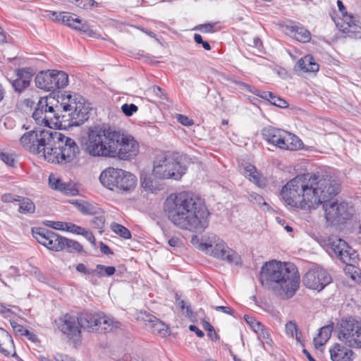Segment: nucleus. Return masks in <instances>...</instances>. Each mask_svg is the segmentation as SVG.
I'll return each mask as SVG.
<instances>
[{"mask_svg": "<svg viewBox=\"0 0 361 361\" xmlns=\"http://www.w3.org/2000/svg\"><path fill=\"white\" fill-rule=\"evenodd\" d=\"M334 323L330 324L322 327L319 329L317 337L314 338V345L317 349L323 346L331 338V333L334 330Z\"/></svg>", "mask_w": 361, "mask_h": 361, "instance_id": "nucleus-25", "label": "nucleus"}, {"mask_svg": "<svg viewBox=\"0 0 361 361\" xmlns=\"http://www.w3.org/2000/svg\"><path fill=\"white\" fill-rule=\"evenodd\" d=\"M337 5H338V10L341 12V13L342 14V16L343 14L348 13L347 11H346L345 7L344 6V5H343V2L341 1L338 0L337 1Z\"/></svg>", "mask_w": 361, "mask_h": 361, "instance_id": "nucleus-62", "label": "nucleus"}, {"mask_svg": "<svg viewBox=\"0 0 361 361\" xmlns=\"http://www.w3.org/2000/svg\"><path fill=\"white\" fill-rule=\"evenodd\" d=\"M176 300L183 311L185 310V314L186 317H190L192 316V311L190 305H187L186 302L183 300H181L180 297L177 294L176 295Z\"/></svg>", "mask_w": 361, "mask_h": 361, "instance_id": "nucleus-43", "label": "nucleus"}, {"mask_svg": "<svg viewBox=\"0 0 361 361\" xmlns=\"http://www.w3.org/2000/svg\"><path fill=\"white\" fill-rule=\"evenodd\" d=\"M0 156H1V160L6 163L7 165L8 166H13L14 164H15V160L12 157L11 155L10 154H7L6 153H4V152H1L0 154Z\"/></svg>", "mask_w": 361, "mask_h": 361, "instance_id": "nucleus-53", "label": "nucleus"}, {"mask_svg": "<svg viewBox=\"0 0 361 361\" xmlns=\"http://www.w3.org/2000/svg\"><path fill=\"white\" fill-rule=\"evenodd\" d=\"M35 82L37 88L46 92H54L67 86L68 76L63 71L48 70L39 72L35 77Z\"/></svg>", "mask_w": 361, "mask_h": 361, "instance_id": "nucleus-9", "label": "nucleus"}, {"mask_svg": "<svg viewBox=\"0 0 361 361\" xmlns=\"http://www.w3.org/2000/svg\"><path fill=\"white\" fill-rule=\"evenodd\" d=\"M189 329L190 331H193V332H195V334H197V336L200 338H202L204 336V333L202 331H201L200 329H199L195 325H190L189 326Z\"/></svg>", "mask_w": 361, "mask_h": 361, "instance_id": "nucleus-60", "label": "nucleus"}, {"mask_svg": "<svg viewBox=\"0 0 361 361\" xmlns=\"http://www.w3.org/2000/svg\"><path fill=\"white\" fill-rule=\"evenodd\" d=\"M361 329V321L350 317L342 319L338 332V338L345 345L353 348V342L357 338L358 332Z\"/></svg>", "mask_w": 361, "mask_h": 361, "instance_id": "nucleus-15", "label": "nucleus"}, {"mask_svg": "<svg viewBox=\"0 0 361 361\" xmlns=\"http://www.w3.org/2000/svg\"><path fill=\"white\" fill-rule=\"evenodd\" d=\"M343 20L347 27H345L343 32L348 34L349 37L355 38L361 37V27L357 25V21L355 18L348 13L343 14Z\"/></svg>", "mask_w": 361, "mask_h": 361, "instance_id": "nucleus-22", "label": "nucleus"}, {"mask_svg": "<svg viewBox=\"0 0 361 361\" xmlns=\"http://www.w3.org/2000/svg\"><path fill=\"white\" fill-rule=\"evenodd\" d=\"M94 275L101 278L104 276H111L116 272V268L114 266H104L103 264H97L94 269Z\"/></svg>", "mask_w": 361, "mask_h": 361, "instance_id": "nucleus-34", "label": "nucleus"}, {"mask_svg": "<svg viewBox=\"0 0 361 361\" xmlns=\"http://www.w3.org/2000/svg\"><path fill=\"white\" fill-rule=\"evenodd\" d=\"M177 119L180 123L185 126H190L193 124V121L185 116L178 114Z\"/></svg>", "mask_w": 361, "mask_h": 361, "instance_id": "nucleus-54", "label": "nucleus"}, {"mask_svg": "<svg viewBox=\"0 0 361 361\" xmlns=\"http://www.w3.org/2000/svg\"><path fill=\"white\" fill-rule=\"evenodd\" d=\"M164 211L176 227L202 233L209 224L210 213L197 196L183 192L170 195L165 200Z\"/></svg>", "mask_w": 361, "mask_h": 361, "instance_id": "nucleus-4", "label": "nucleus"}, {"mask_svg": "<svg viewBox=\"0 0 361 361\" xmlns=\"http://www.w3.org/2000/svg\"><path fill=\"white\" fill-rule=\"evenodd\" d=\"M244 319L255 332L258 331L263 326L259 322L257 321L252 317L245 314L244 316Z\"/></svg>", "mask_w": 361, "mask_h": 361, "instance_id": "nucleus-47", "label": "nucleus"}, {"mask_svg": "<svg viewBox=\"0 0 361 361\" xmlns=\"http://www.w3.org/2000/svg\"><path fill=\"white\" fill-rule=\"evenodd\" d=\"M61 192L66 195H76L78 193V189L75 185L71 182L66 183L65 185L61 188Z\"/></svg>", "mask_w": 361, "mask_h": 361, "instance_id": "nucleus-41", "label": "nucleus"}, {"mask_svg": "<svg viewBox=\"0 0 361 361\" xmlns=\"http://www.w3.org/2000/svg\"><path fill=\"white\" fill-rule=\"evenodd\" d=\"M111 228L115 233L119 235L121 237L125 239H130L131 238L130 231L127 228L121 224L117 223H112L111 225Z\"/></svg>", "mask_w": 361, "mask_h": 361, "instance_id": "nucleus-35", "label": "nucleus"}, {"mask_svg": "<svg viewBox=\"0 0 361 361\" xmlns=\"http://www.w3.org/2000/svg\"><path fill=\"white\" fill-rule=\"evenodd\" d=\"M328 245L340 260L348 265L357 262L358 255L345 240L337 237H329Z\"/></svg>", "mask_w": 361, "mask_h": 361, "instance_id": "nucleus-12", "label": "nucleus"}, {"mask_svg": "<svg viewBox=\"0 0 361 361\" xmlns=\"http://www.w3.org/2000/svg\"><path fill=\"white\" fill-rule=\"evenodd\" d=\"M200 248L210 255L238 265L241 264L240 256L233 250L228 247L226 244L216 235H209L205 242L200 243Z\"/></svg>", "mask_w": 361, "mask_h": 361, "instance_id": "nucleus-8", "label": "nucleus"}, {"mask_svg": "<svg viewBox=\"0 0 361 361\" xmlns=\"http://www.w3.org/2000/svg\"><path fill=\"white\" fill-rule=\"evenodd\" d=\"M302 281L307 288L320 291L331 282V277L325 269L317 267L304 275Z\"/></svg>", "mask_w": 361, "mask_h": 361, "instance_id": "nucleus-13", "label": "nucleus"}, {"mask_svg": "<svg viewBox=\"0 0 361 361\" xmlns=\"http://www.w3.org/2000/svg\"><path fill=\"white\" fill-rule=\"evenodd\" d=\"M329 351L332 361H353L354 353L344 345L336 343Z\"/></svg>", "mask_w": 361, "mask_h": 361, "instance_id": "nucleus-21", "label": "nucleus"}, {"mask_svg": "<svg viewBox=\"0 0 361 361\" xmlns=\"http://www.w3.org/2000/svg\"><path fill=\"white\" fill-rule=\"evenodd\" d=\"M74 29L76 30H79L85 34H86L89 37H94L97 35L96 32H94L89 25V24L85 21L82 23V21L80 19V24L78 23L75 25Z\"/></svg>", "mask_w": 361, "mask_h": 361, "instance_id": "nucleus-36", "label": "nucleus"}, {"mask_svg": "<svg viewBox=\"0 0 361 361\" xmlns=\"http://www.w3.org/2000/svg\"><path fill=\"white\" fill-rule=\"evenodd\" d=\"M339 190V184L330 175L317 172L291 179L283 186L281 196L286 204L302 209H315L322 204L326 221L338 225L351 217L348 203L334 199Z\"/></svg>", "mask_w": 361, "mask_h": 361, "instance_id": "nucleus-1", "label": "nucleus"}, {"mask_svg": "<svg viewBox=\"0 0 361 361\" xmlns=\"http://www.w3.org/2000/svg\"><path fill=\"white\" fill-rule=\"evenodd\" d=\"M58 16H60L59 19L61 20L63 24L73 29L75 25L80 24V18L75 14H71L68 12H60Z\"/></svg>", "mask_w": 361, "mask_h": 361, "instance_id": "nucleus-32", "label": "nucleus"}, {"mask_svg": "<svg viewBox=\"0 0 361 361\" xmlns=\"http://www.w3.org/2000/svg\"><path fill=\"white\" fill-rule=\"evenodd\" d=\"M20 145L30 152L44 157L49 162L67 164L80 153L75 141L53 129L35 128L20 139Z\"/></svg>", "mask_w": 361, "mask_h": 361, "instance_id": "nucleus-2", "label": "nucleus"}, {"mask_svg": "<svg viewBox=\"0 0 361 361\" xmlns=\"http://www.w3.org/2000/svg\"><path fill=\"white\" fill-rule=\"evenodd\" d=\"M1 200L4 202H12L13 201H18V199L14 198L11 194H4L1 197Z\"/></svg>", "mask_w": 361, "mask_h": 361, "instance_id": "nucleus-58", "label": "nucleus"}, {"mask_svg": "<svg viewBox=\"0 0 361 361\" xmlns=\"http://www.w3.org/2000/svg\"><path fill=\"white\" fill-rule=\"evenodd\" d=\"M32 78V69L21 68L16 71V78L13 80L12 86L15 91L21 92L27 88L30 83Z\"/></svg>", "mask_w": 361, "mask_h": 361, "instance_id": "nucleus-19", "label": "nucleus"}, {"mask_svg": "<svg viewBox=\"0 0 361 361\" xmlns=\"http://www.w3.org/2000/svg\"><path fill=\"white\" fill-rule=\"evenodd\" d=\"M47 97L40 98L37 106L32 114V118L39 125H44L43 117L44 116V108H47Z\"/></svg>", "mask_w": 361, "mask_h": 361, "instance_id": "nucleus-29", "label": "nucleus"}, {"mask_svg": "<svg viewBox=\"0 0 361 361\" xmlns=\"http://www.w3.org/2000/svg\"><path fill=\"white\" fill-rule=\"evenodd\" d=\"M80 235H83L93 246H95L96 240L90 231L84 228V231H82Z\"/></svg>", "mask_w": 361, "mask_h": 361, "instance_id": "nucleus-52", "label": "nucleus"}, {"mask_svg": "<svg viewBox=\"0 0 361 361\" xmlns=\"http://www.w3.org/2000/svg\"><path fill=\"white\" fill-rule=\"evenodd\" d=\"M100 250L102 253L105 255H109L113 253L110 247L108 245L103 243L102 242L100 243Z\"/></svg>", "mask_w": 361, "mask_h": 361, "instance_id": "nucleus-59", "label": "nucleus"}, {"mask_svg": "<svg viewBox=\"0 0 361 361\" xmlns=\"http://www.w3.org/2000/svg\"><path fill=\"white\" fill-rule=\"evenodd\" d=\"M59 13L55 12V11H50L49 16L52 19L56 22H61V20H60V16H59Z\"/></svg>", "mask_w": 361, "mask_h": 361, "instance_id": "nucleus-63", "label": "nucleus"}, {"mask_svg": "<svg viewBox=\"0 0 361 361\" xmlns=\"http://www.w3.org/2000/svg\"><path fill=\"white\" fill-rule=\"evenodd\" d=\"M142 319L147 330L154 334L160 335L161 337L167 336L168 329L166 326L155 316L148 313H144L142 314Z\"/></svg>", "mask_w": 361, "mask_h": 361, "instance_id": "nucleus-16", "label": "nucleus"}, {"mask_svg": "<svg viewBox=\"0 0 361 361\" xmlns=\"http://www.w3.org/2000/svg\"><path fill=\"white\" fill-rule=\"evenodd\" d=\"M168 243L171 247H179L182 243L178 237H172L169 240Z\"/></svg>", "mask_w": 361, "mask_h": 361, "instance_id": "nucleus-57", "label": "nucleus"}, {"mask_svg": "<svg viewBox=\"0 0 361 361\" xmlns=\"http://www.w3.org/2000/svg\"><path fill=\"white\" fill-rule=\"evenodd\" d=\"M261 284L281 299L291 298L300 286V275L297 267L290 262L271 261L262 267Z\"/></svg>", "mask_w": 361, "mask_h": 361, "instance_id": "nucleus-6", "label": "nucleus"}, {"mask_svg": "<svg viewBox=\"0 0 361 361\" xmlns=\"http://www.w3.org/2000/svg\"><path fill=\"white\" fill-rule=\"evenodd\" d=\"M286 334L292 337L295 336V338L299 341V334L297 325L295 322L290 321L286 324Z\"/></svg>", "mask_w": 361, "mask_h": 361, "instance_id": "nucleus-39", "label": "nucleus"}, {"mask_svg": "<svg viewBox=\"0 0 361 361\" xmlns=\"http://www.w3.org/2000/svg\"><path fill=\"white\" fill-rule=\"evenodd\" d=\"M262 135L263 138L269 143L282 149L286 138L284 135H286V131L272 126H267L262 129Z\"/></svg>", "mask_w": 361, "mask_h": 361, "instance_id": "nucleus-17", "label": "nucleus"}, {"mask_svg": "<svg viewBox=\"0 0 361 361\" xmlns=\"http://www.w3.org/2000/svg\"><path fill=\"white\" fill-rule=\"evenodd\" d=\"M153 92L159 98H163L164 92H163V90L161 87H159L158 86H154Z\"/></svg>", "mask_w": 361, "mask_h": 361, "instance_id": "nucleus-61", "label": "nucleus"}, {"mask_svg": "<svg viewBox=\"0 0 361 361\" xmlns=\"http://www.w3.org/2000/svg\"><path fill=\"white\" fill-rule=\"evenodd\" d=\"M78 211L84 215H95L103 214V210L97 204L84 200H76L72 202Z\"/></svg>", "mask_w": 361, "mask_h": 361, "instance_id": "nucleus-24", "label": "nucleus"}, {"mask_svg": "<svg viewBox=\"0 0 361 361\" xmlns=\"http://www.w3.org/2000/svg\"><path fill=\"white\" fill-rule=\"evenodd\" d=\"M137 110V106L134 104H124L121 106V111L126 116H131Z\"/></svg>", "mask_w": 361, "mask_h": 361, "instance_id": "nucleus-44", "label": "nucleus"}, {"mask_svg": "<svg viewBox=\"0 0 361 361\" xmlns=\"http://www.w3.org/2000/svg\"><path fill=\"white\" fill-rule=\"evenodd\" d=\"M101 183L106 188L122 192H130L137 183V178L133 173L120 169L109 167L103 171L99 176Z\"/></svg>", "mask_w": 361, "mask_h": 361, "instance_id": "nucleus-7", "label": "nucleus"}, {"mask_svg": "<svg viewBox=\"0 0 361 361\" xmlns=\"http://www.w3.org/2000/svg\"><path fill=\"white\" fill-rule=\"evenodd\" d=\"M65 223L66 222L49 221L46 225L54 229L64 231Z\"/></svg>", "mask_w": 361, "mask_h": 361, "instance_id": "nucleus-51", "label": "nucleus"}, {"mask_svg": "<svg viewBox=\"0 0 361 361\" xmlns=\"http://www.w3.org/2000/svg\"><path fill=\"white\" fill-rule=\"evenodd\" d=\"M61 102L54 106V97H48L47 108H44V126L52 129L51 124L69 121L71 126H78L89 118L91 108L85 98L77 93H68L61 95Z\"/></svg>", "mask_w": 361, "mask_h": 361, "instance_id": "nucleus-5", "label": "nucleus"}, {"mask_svg": "<svg viewBox=\"0 0 361 361\" xmlns=\"http://www.w3.org/2000/svg\"><path fill=\"white\" fill-rule=\"evenodd\" d=\"M76 270L78 272L85 275H94V269H88L84 264L80 263L76 266Z\"/></svg>", "mask_w": 361, "mask_h": 361, "instance_id": "nucleus-50", "label": "nucleus"}, {"mask_svg": "<svg viewBox=\"0 0 361 361\" xmlns=\"http://www.w3.org/2000/svg\"><path fill=\"white\" fill-rule=\"evenodd\" d=\"M255 333L257 334L258 339L262 343L265 341L267 343H269V341H271L270 334L268 331L264 329V326H262L258 331H256Z\"/></svg>", "mask_w": 361, "mask_h": 361, "instance_id": "nucleus-45", "label": "nucleus"}, {"mask_svg": "<svg viewBox=\"0 0 361 361\" xmlns=\"http://www.w3.org/2000/svg\"><path fill=\"white\" fill-rule=\"evenodd\" d=\"M78 317L81 329H82L88 332H96L98 331L100 313L81 312L78 314Z\"/></svg>", "mask_w": 361, "mask_h": 361, "instance_id": "nucleus-18", "label": "nucleus"}, {"mask_svg": "<svg viewBox=\"0 0 361 361\" xmlns=\"http://www.w3.org/2000/svg\"><path fill=\"white\" fill-rule=\"evenodd\" d=\"M284 145H282V149L295 150L300 148L302 145L301 140L295 135L286 131V135H284Z\"/></svg>", "mask_w": 361, "mask_h": 361, "instance_id": "nucleus-30", "label": "nucleus"}, {"mask_svg": "<svg viewBox=\"0 0 361 361\" xmlns=\"http://www.w3.org/2000/svg\"><path fill=\"white\" fill-rule=\"evenodd\" d=\"M55 323L59 330L67 338L74 342L80 341L82 332L78 314L66 313L56 319Z\"/></svg>", "mask_w": 361, "mask_h": 361, "instance_id": "nucleus-11", "label": "nucleus"}, {"mask_svg": "<svg viewBox=\"0 0 361 361\" xmlns=\"http://www.w3.org/2000/svg\"><path fill=\"white\" fill-rule=\"evenodd\" d=\"M11 325L13 331L20 335H28L30 334L28 330L25 329L21 325L14 321L11 322Z\"/></svg>", "mask_w": 361, "mask_h": 361, "instance_id": "nucleus-49", "label": "nucleus"}, {"mask_svg": "<svg viewBox=\"0 0 361 361\" xmlns=\"http://www.w3.org/2000/svg\"><path fill=\"white\" fill-rule=\"evenodd\" d=\"M214 25L210 23L202 24L199 26V30L202 32H212Z\"/></svg>", "mask_w": 361, "mask_h": 361, "instance_id": "nucleus-55", "label": "nucleus"}, {"mask_svg": "<svg viewBox=\"0 0 361 361\" xmlns=\"http://www.w3.org/2000/svg\"><path fill=\"white\" fill-rule=\"evenodd\" d=\"M18 202H19L20 213L33 214L35 212V205L30 199L18 196Z\"/></svg>", "mask_w": 361, "mask_h": 361, "instance_id": "nucleus-31", "label": "nucleus"}, {"mask_svg": "<svg viewBox=\"0 0 361 361\" xmlns=\"http://www.w3.org/2000/svg\"><path fill=\"white\" fill-rule=\"evenodd\" d=\"M135 138L116 127L102 126L90 128L85 143V152L92 157L134 159L139 153Z\"/></svg>", "mask_w": 361, "mask_h": 361, "instance_id": "nucleus-3", "label": "nucleus"}, {"mask_svg": "<svg viewBox=\"0 0 361 361\" xmlns=\"http://www.w3.org/2000/svg\"><path fill=\"white\" fill-rule=\"evenodd\" d=\"M33 237L37 240V242L49 250L59 252L63 250V238L56 233L44 228H32Z\"/></svg>", "mask_w": 361, "mask_h": 361, "instance_id": "nucleus-14", "label": "nucleus"}, {"mask_svg": "<svg viewBox=\"0 0 361 361\" xmlns=\"http://www.w3.org/2000/svg\"><path fill=\"white\" fill-rule=\"evenodd\" d=\"M15 349L13 341L8 331L0 328V353L9 356Z\"/></svg>", "mask_w": 361, "mask_h": 361, "instance_id": "nucleus-23", "label": "nucleus"}, {"mask_svg": "<svg viewBox=\"0 0 361 361\" xmlns=\"http://www.w3.org/2000/svg\"><path fill=\"white\" fill-rule=\"evenodd\" d=\"M202 326L207 331H212V330H213V326L207 321H203Z\"/></svg>", "mask_w": 361, "mask_h": 361, "instance_id": "nucleus-64", "label": "nucleus"}, {"mask_svg": "<svg viewBox=\"0 0 361 361\" xmlns=\"http://www.w3.org/2000/svg\"><path fill=\"white\" fill-rule=\"evenodd\" d=\"M298 66L300 70L305 72H317L319 71V64L310 55L300 59L298 62Z\"/></svg>", "mask_w": 361, "mask_h": 361, "instance_id": "nucleus-28", "label": "nucleus"}, {"mask_svg": "<svg viewBox=\"0 0 361 361\" xmlns=\"http://www.w3.org/2000/svg\"><path fill=\"white\" fill-rule=\"evenodd\" d=\"M186 169L173 158L161 157L154 162L152 175L157 179H180Z\"/></svg>", "mask_w": 361, "mask_h": 361, "instance_id": "nucleus-10", "label": "nucleus"}, {"mask_svg": "<svg viewBox=\"0 0 361 361\" xmlns=\"http://www.w3.org/2000/svg\"><path fill=\"white\" fill-rule=\"evenodd\" d=\"M246 176H249V179L253 182H257L259 176L256 172L255 167L252 165H249L245 168Z\"/></svg>", "mask_w": 361, "mask_h": 361, "instance_id": "nucleus-48", "label": "nucleus"}, {"mask_svg": "<svg viewBox=\"0 0 361 361\" xmlns=\"http://www.w3.org/2000/svg\"><path fill=\"white\" fill-rule=\"evenodd\" d=\"M244 87L246 90L252 92L257 96H259L262 97V99H264L267 101H269L271 104L280 107V108H286L288 106V103L286 100L283 99L281 97H276L274 93L271 92H260L258 90H256L255 91H252L251 90V85L247 84H244Z\"/></svg>", "mask_w": 361, "mask_h": 361, "instance_id": "nucleus-20", "label": "nucleus"}, {"mask_svg": "<svg viewBox=\"0 0 361 361\" xmlns=\"http://www.w3.org/2000/svg\"><path fill=\"white\" fill-rule=\"evenodd\" d=\"M214 309L216 311H223L224 313L233 315V312L229 307L226 306H215Z\"/></svg>", "mask_w": 361, "mask_h": 361, "instance_id": "nucleus-56", "label": "nucleus"}, {"mask_svg": "<svg viewBox=\"0 0 361 361\" xmlns=\"http://www.w3.org/2000/svg\"><path fill=\"white\" fill-rule=\"evenodd\" d=\"M99 322H98V331L97 333H107L113 331L114 329H116L119 326V322H116L114 319L107 317L105 314L100 313V319H99Z\"/></svg>", "mask_w": 361, "mask_h": 361, "instance_id": "nucleus-26", "label": "nucleus"}, {"mask_svg": "<svg viewBox=\"0 0 361 361\" xmlns=\"http://www.w3.org/2000/svg\"><path fill=\"white\" fill-rule=\"evenodd\" d=\"M95 215L96 216L91 220L90 224L92 228L99 230V232H102L105 223L104 213Z\"/></svg>", "mask_w": 361, "mask_h": 361, "instance_id": "nucleus-37", "label": "nucleus"}, {"mask_svg": "<svg viewBox=\"0 0 361 361\" xmlns=\"http://www.w3.org/2000/svg\"><path fill=\"white\" fill-rule=\"evenodd\" d=\"M49 183L50 187L56 190L61 192V188L65 185V182H63L61 179L56 178L53 176H50L49 178Z\"/></svg>", "mask_w": 361, "mask_h": 361, "instance_id": "nucleus-42", "label": "nucleus"}, {"mask_svg": "<svg viewBox=\"0 0 361 361\" xmlns=\"http://www.w3.org/2000/svg\"><path fill=\"white\" fill-rule=\"evenodd\" d=\"M62 243L63 244V250L66 249L69 252H82V246L78 241L63 237Z\"/></svg>", "mask_w": 361, "mask_h": 361, "instance_id": "nucleus-33", "label": "nucleus"}, {"mask_svg": "<svg viewBox=\"0 0 361 361\" xmlns=\"http://www.w3.org/2000/svg\"><path fill=\"white\" fill-rule=\"evenodd\" d=\"M64 231L80 235L82 231H84V228L79 226L76 224L72 223H65Z\"/></svg>", "mask_w": 361, "mask_h": 361, "instance_id": "nucleus-46", "label": "nucleus"}, {"mask_svg": "<svg viewBox=\"0 0 361 361\" xmlns=\"http://www.w3.org/2000/svg\"><path fill=\"white\" fill-rule=\"evenodd\" d=\"M292 36L298 41L305 43L311 39V33L305 27L300 25L291 26L290 28Z\"/></svg>", "mask_w": 361, "mask_h": 361, "instance_id": "nucleus-27", "label": "nucleus"}, {"mask_svg": "<svg viewBox=\"0 0 361 361\" xmlns=\"http://www.w3.org/2000/svg\"><path fill=\"white\" fill-rule=\"evenodd\" d=\"M142 185L145 190L153 192L156 190V186L154 185L152 180L147 175H141L140 177Z\"/></svg>", "mask_w": 361, "mask_h": 361, "instance_id": "nucleus-40", "label": "nucleus"}, {"mask_svg": "<svg viewBox=\"0 0 361 361\" xmlns=\"http://www.w3.org/2000/svg\"><path fill=\"white\" fill-rule=\"evenodd\" d=\"M69 2L75 4L78 7L84 9H91L93 6H97L98 4L94 0H68Z\"/></svg>", "mask_w": 361, "mask_h": 361, "instance_id": "nucleus-38", "label": "nucleus"}]
</instances>
